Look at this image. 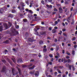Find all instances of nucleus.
Returning a JSON list of instances; mask_svg holds the SVG:
<instances>
[{
  "mask_svg": "<svg viewBox=\"0 0 77 77\" xmlns=\"http://www.w3.org/2000/svg\"><path fill=\"white\" fill-rule=\"evenodd\" d=\"M14 26H12V28H11L10 30L11 32H12L13 33V36H15V35H16V34H17L18 35L19 33H18V31H15L16 29H15L14 28Z\"/></svg>",
  "mask_w": 77,
  "mask_h": 77,
  "instance_id": "1",
  "label": "nucleus"
},
{
  "mask_svg": "<svg viewBox=\"0 0 77 77\" xmlns=\"http://www.w3.org/2000/svg\"><path fill=\"white\" fill-rule=\"evenodd\" d=\"M12 25V23L9 22H8V26L6 23H5L4 24V26L6 29H8L9 27H11Z\"/></svg>",
  "mask_w": 77,
  "mask_h": 77,
  "instance_id": "2",
  "label": "nucleus"
},
{
  "mask_svg": "<svg viewBox=\"0 0 77 77\" xmlns=\"http://www.w3.org/2000/svg\"><path fill=\"white\" fill-rule=\"evenodd\" d=\"M28 17L29 18V20H32L33 18V15L30 14H29L28 15Z\"/></svg>",
  "mask_w": 77,
  "mask_h": 77,
  "instance_id": "3",
  "label": "nucleus"
},
{
  "mask_svg": "<svg viewBox=\"0 0 77 77\" xmlns=\"http://www.w3.org/2000/svg\"><path fill=\"white\" fill-rule=\"evenodd\" d=\"M17 62L19 63H23V61H22V59L21 58H19V59H17Z\"/></svg>",
  "mask_w": 77,
  "mask_h": 77,
  "instance_id": "4",
  "label": "nucleus"
},
{
  "mask_svg": "<svg viewBox=\"0 0 77 77\" xmlns=\"http://www.w3.org/2000/svg\"><path fill=\"white\" fill-rule=\"evenodd\" d=\"M6 67L4 66L2 68L1 72H6Z\"/></svg>",
  "mask_w": 77,
  "mask_h": 77,
  "instance_id": "5",
  "label": "nucleus"
},
{
  "mask_svg": "<svg viewBox=\"0 0 77 77\" xmlns=\"http://www.w3.org/2000/svg\"><path fill=\"white\" fill-rule=\"evenodd\" d=\"M5 9V7L2 8L0 9V13L1 14H3V12H4V10Z\"/></svg>",
  "mask_w": 77,
  "mask_h": 77,
  "instance_id": "6",
  "label": "nucleus"
},
{
  "mask_svg": "<svg viewBox=\"0 0 77 77\" xmlns=\"http://www.w3.org/2000/svg\"><path fill=\"white\" fill-rule=\"evenodd\" d=\"M36 41L35 40H34L33 38H28V41L29 42H33V41Z\"/></svg>",
  "mask_w": 77,
  "mask_h": 77,
  "instance_id": "7",
  "label": "nucleus"
},
{
  "mask_svg": "<svg viewBox=\"0 0 77 77\" xmlns=\"http://www.w3.org/2000/svg\"><path fill=\"white\" fill-rule=\"evenodd\" d=\"M59 12H60V14H62L63 13V9L61 7H60L58 8Z\"/></svg>",
  "mask_w": 77,
  "mask_h": 77,
  "instance_id": "8",
  "label": "nucleus"
},
{
  "mask_svg": "<svg viewBox=\"0 0 77 77\" xmlns=\"http://www.w3.org/2000/svg\"><path fill=\"white\" fill-rule=\"evenodd\" d=\"M16 68L17 69H18V71L19 72V74H20V75H21V69H20V68H19L18 67H16Z\"/></svg>",
  "mask_w": 77,
  "mask_h": 77,
  "instance_id": "9",
  "label": "nucleus"
},
{
  "mask_svg": "<svg viewBox=\"0 0 77 77\" xmlns=\"http://www.w3.org/2000/svg\"><path fill=\"white\" fill-rule=\"evenodd\" d=\"M2 25V24L1 23H0V26H1ZM3 25H1V26H0V31L1 32H2L3 30Z\"/></svg>",
  "mask_w": 77,
  "mask_h": 77,
  "instance_id": "10",
  "label": "nucleus"
},
{
  "mask_svg": "<svg viewBox=\"0 0 77 77\" xmlns=\"http://www.w3.org/2000/svg\"><path fill=\"white\" fill-rule=\"evenodd\" d=\"M12 72L13 73V74H15V72L16 71V70H15V68H12Z\"/></svg>",
  "mask_w": 77,
  "mask_h": 77,
  "instance_id": "11",
  "label": "nucleus"
},
{
  "mask_svg": "<svg viewBox=\"0 0 77 77\" xmlns=\"http://www.w3.org/2000/svg\"><path fill=\"white\" fill-rule=\"evenodd\" d=\"M36 66L35 65H33L32 66L30 67L29 68V69H33L35 68V67Z\"/></svg>",
  "mask_w": 77,
  "mask_h": 77,
  "instance_id": "12",
  "label": "nucleus"
},
{
  "mask_svg": "<svg viewBox=\"0 0 77 77\" xmlns=\"http://www.w3.org/2000/svg\"><path fill=\"white\" fill-rule=\"evenodd\" d=\"M20 5H21V6L22 7H24V6H26V5H24V3H23V2H20Z\"/></svg>",
  "mask_w": 77,
  "mask_h": 77,
  "instance_id": "13",
  "label": "nucleus"
},
{
  "mask_svg": "<svg viewBox=\"0 0 77 77\" xmlns=\"http://www.w3.org/2000/svg\"><path fill=\"white\" fill-rule=\"evenodd\" d=\"M46 6L47 7V8H52V5H46Z\"/></svg>",
  "mask_w": 77,
  "mask_h": 77,
  "instance_id": "14",
  "label": "nucleus"
},
{
  "mask_svg": "<svg viewBox=\"0 0 77 77\" xmlns=\"http://www.w3.org/2000/svg\"><path fill=\"white\" fill-rule=\"evenodd\" d=\"M11 59L14 63H16V60H15V58H12Z\"/></svg>",
  "mask_w": 77,
  "mask_h": 77,
  "instance_id": "15",
  "label": "nucleus"
},
{
  "mask_svg": "<svg viewBox=\"0 0 77 77\" xmlns=\"http://www.w3.org/2000/svg\"><path fill=\"white\" fill-rule=\"evenodd\" d=\"M72 69L73 71H74L75 70V67H74V66H73V65H72Z\"/></svg>",
  "mask_w": 77,
  "mask_h": 77,
  "instance_id": "16",
  "label": "nucleus"
},
{
  "mask_svg": "<svg viewBox=\"0 0 77 77\" xmlns=\"http://www.w3.org/2000/svg\"><path fill=\"white\" fill-rule=\"evenodd\" d=\"M57 31L55 29H53V30L52 31V33H56Z\"/></svg>",
  "mask_w": 77,
  "mask_h": 77,
  "instance_id": "17",
  "label": "nucleus"
},
{
  "mask_svg": "<svg viewBox=\"0 0 77 77\" xmlns=\"http://www.w3.org/2000/svg\"><path fill=\"white\" fill-rule=\"evenodd\" d=\"M40 35H45V32H40Z\"/></svg>",
  "mask_w": 77,
  "mask_h": 77,
  "instance_id": "18",
  "label": "nucleus"
},
{
  "mask_svg": "<svg viewBox=\"0 0 77 77\" xmlns=\"http://www.w3.org/2000/svg\"><path fill=\"white\" fill-rule=\"evenodd\" d=\"M33 65V64H32V63H29V65H28V67H30V66H32Z\"/></svg>",
  "mask_w": 77,
  "mask_h": 77,
  "instance_id": "19",
  "label": "nucleus"
},
{
  "mask_svg": "<svg viewBox=\"0 0 77 77\" xmlns=\"http://www.w3.org/2000/svg\"><path fill=\"white\" fill-rule=\"evenodd\" d=\"M34 72H35V71H31L29 72V73L30 74H34Z\"/></svg>",
  "mask_w": 77,
  "mask_h": 77,
  "instance_id": "20",
  "label": "nucleus"
},
{
  "mask_svg": "<svg viewBox=\"0 0 77 77\" xmlns=\"http://www.w3.org/2000/svg\"><path fill=\"white\" fill-rule=\"evenodd\" d=\"M40 27H41V30H45V27H41V26H40Z\"/></svg>",
  "mask_w": 77,
  "mask_h": 77,
  "instance_id": "21",
  "label": "nucleus"
},
{
  "mask_svg": "<svg viewBox=\"0 0 77 77\" xmlns=\"http://www.w3.org/2000/svg\"><path fill=\"white\" fill-rule=\"evenodd\" d=\"M43 51L44 52H46V51H47V48H44Z\"/></svg>",
  "mask_w": 77,
  "mask_h": 77,
  "instance_id": "22",
  "label": "nucleus"
},
{
  "mask_svg": "<svg viewBox=\"0 0 77 77\" xmlns=\"http://www.w3.org/2000/svg\"><path fill=\"white\" fill-rule=\"evenodd\" d=\"M9 17H11V18H13L14 16L13 15V14H10L9 15Z\"/></svg>",
  "mask_w": 77,
  "mask_h": 77,
  "instance_id": "23",
  "label": "nucleus"
},
{
  "mask_svg": "<svg viewBox=\"0 0 77 77\" xmlns=\"http://www.w3.org/2000/svg\"><path fill=\"white\" fill-rule=\"evenodd\" d=\"M23 7H22L21 8L20 10V11H24V8Z\"/></svg>",
  "mask_w": 77,
  "mask_h": 77,
  "instance_id": "24",
  "label": "nucleus"
},
{
  "mask_svg": "<svg viewBox=\"0 0 77 77\" xmlns=\"http://www.w3.org/2000/svg\"><path fill=\"white\" fill-rule=\"evenodd\" d=\"M25 36L26 37H29V33L28 32H26L25 34Z\"/></svg>",
  "mask_w": 77,
  "mask_h": 77,
  "instance_id": "25",
  "label": "nucleus"
},
{
  "mask_svg": "<svg viewBox=\"0 0 77 77\" xmlns=\"http://www.w3.org/2000/svg\"><path fill=\"white\" fill-rule=\"evenodd\" d=\"M18 71H16L15 72L14 74H13V75H18Z\"/></svg>",
  "mask_w": 77,
  "mask_h": 77,
  "instance_id": "26",
  "label": "nucleus"
},
{
  "mask_svg": "<svg viewBox=\"0 0 77 77\" xmlns=\"http://www.w3.org/2000/svg\"><path fill=\"white\" fill-rule=\"evenodd\" d=\"M57 71H58V72L59 73V74H61L62 72H61L60 70L59 69H57Z\"/></svg>",
  "mask_w": 77,
  "mask_h": 77,
  "instance_id": "27",
  "label": "nucleus"
},
{
  "mask_svg": "<svg viewBox=\"0 0 77 77\" xmlns=\"http://www.w3.org/2000/svg\"><path fill=\"white\" fill-rule=\"evenodd\" d=\"M8 40L5 41L3 43L4 44H7V43H8Z\"/></svg>",
  "mask_w": 77,
  "mask_h": 77,
  "instance_id": "28",
  "label": "nucleus"
},
{
  "mask_svg": "<svg viewBox=\"0 0 77 77\" xmlns=\"http://www.w3.org/2000/svg\"><path fill=\"white\" fill-rule=\"evenodd\" d=\"M71 67H72V65H69V70H71V69H72Z\"/></svg>",
  "mask_w": 77,
  "mask_h": 77,
  "instance_id": "29",
  "label": "nucleus"
},
{
  "mask_svg": "<svg viewBox=\"0 0 77 77\" xmlns=\"http://www.w3.org/2000/svg\"><path fill=\"white\" fill-rule=\"evenodd\" d=\"M35 76H38V72H36L35 73Z\"/></svg>",
  "mask_w": 77,
  "mask_h": 77,
  "instance_id": "30",
  "label": "nucleus"
},
{
  "mask_svg": "<svg viewBox=\"0 0 77 77\" xmlns=\"http://www.w3.org/2000/svg\"><path fill=\"white\" fill-rule=\"evenodd\" d=\"M23 21H24V23H26L27 21V20L26 19H23Z\"/></svg>",
  "mask_w": 77,
  "mask_h": 77,
  "instance_id": "31",
  "label": "nucleus"
},
{
  "mask_svg": "<svg viewBox=\"0 0 77 77\" xmlns=\"http://www.w3.org/2000/svg\"><path fill=\"white\" fill-rule=\"evenodd\" d=\"M66 67H68L69 66V64H68V63H66L65 66Z\"/></svg>",
  "mask_w": 77,
  "mask_h": 77,
  "instance_id": "32",
  "label": "nucleus"
},
{
  "mask_svg": "<svg viewBox=\"0 0 77 77\" xmlns=\"http://www.w3.org/2000/svg\"><path fill=\"white\" fill-rule=\"evenodd\" d=\"M67 62L68 63H70V62H71V60L69 59H68L67 60Z\"/></svg>",
  "mask_w": 77,
  "mask_h": 77,
  "instance_id": "33",
  "label": "nucleus"
},
{
  "mask_svg": "<svg viewBox=\"0 0 77 77\" xmlns=\"http://www.w3.org/2000/svg\"><path fill=\"white\" fill-rule=\"evenodd\" d=\"M22 67L23 68H26V67H27V66H26V65H22Z\"/></svg>",
  "mask_w": 77,
  "mask_h": 77,
  "instance_id": "34",
  "label": "nucleus"
},
{
  "mask_svg": "<svg viewBox=\"0 0 77 77\" xmlns=\"http://www.w3.org/2000/svg\"><path fill=\"white\" fill-rule=\"evenodd\" d=\"M2 62H3V63H5V64H6V60H2Z\"/></svg>",
  "mask_w": 77,
  "mask_h": 77,
  "instance_id": "35",
  "label": "nucleus"
},
{
  "mask_svg": "<svg viewBox=\"0 0 77 77\" xmlns=\"http://www.w3.org/2000/svg\"><path fill=\"white\" fill-rule=\"evenodd\" d=\"M41 2L42 4H43V5H45V3H44V0H42Z\"/></svg>",
  "mask_w": 77,
  "mask_h": 77,
  "instance_id": "36",
  "label": "nucleus"
},
{
  "mask_svg": "<svg viewBox=\"0 0 77 77\" xmlns=\"http://www.w3.org/2000/svg\"><path fill=\"white\" fill-rule=\"evenodd\" d=\"M72 54H73V55H74V54H75V51H72Z\"/></svg>",
  "mask_w": 77,
  "mask_h": 77,
  "instance_id": "37",
  "label": "nucleus"
},
{
  "mask_svg": "<svg viewBox=\"0 0 77 77\" xmlns=\"http://www.w3.org/2000/svg\"><path fill=\"white\" fill-rule=\"evenodd\" d=\"M12 13H15V10L14 9L12 10L11 11Z\"/></svg>",
  "mask_w": 77,
  "mask_h": 77,
  "instance_id": "38",
  "label": "nucleus"
},
{
  "mask_svg": "<svg viewBox=\"0 0 77 77\" xmlns=\"http://www.w3.org/2000/svg\"><path fill=\"white\" fill-rule=\"evenodd\" d=\"M28 12H30L31 14H33V12L31 10H29Z\"/></svg>",
  "mask_w": 77,
  "mask_h": 77,
  "instance_id": "39",
  "label": "nucleus"
},
{
  "mask_svg": "<svg viewBox=\"0 0 77 77\" xmlns=\"http://www.w3.org/2000/svg\"><path fill=\"white\" fill-rule=\"evenodd\" d=\"M66 54H67L68 56H69V55H70V53L68 52V51H67L66 52Z\"/></svg>",
  "mask_w": 77,
  "mask_h": 77,
  "instance_id": "40",
  "label": "nucleus"
},
{
  "mask_svg": "<svg viewBox=\"0 0 77 77\" xmlns=\"http://www.w3.org/2000/svg\"><path fill=\"white\" fill-rule=\"evenodd\" d=\"M34 31H35V32H37L38 31L37 30L36 28H34Z\"/></svg>",
  "mask_w": 77,
  "mask_h": 77,
  "instance_id": "41",
  "label": "nucleus"
},
{
  "mask_svg": "<svg viewBox=\"0 0 77 77\" xmlns=\"http://www.w3.org/2000/svg\"><path fill=\"white\" fill-rule=\"evenodd\" d=\"M56 5L57 6V7H60V4H56Z\"/></svg>",
  "mask_w": 77,
  "mask_h": 77,
  "instance_id": "42",
  "label": "nucleus"
},
{
  "mask_svg": "<svg viewBox=\"0 0 77 77\" xmlns=\"http://www.w3.org/2000/svg\"><path fill=\"white\" fill-rule=\"evenodd\" d=\"M39 43L40 44H42L43 43V42L40 41L39 42Z\"/></svg>",
  "mask_w": 77,
  "mask_h": 77,
  "instance_id": "43",
  "label": "nucleus"
},
{
  "mask_svg": "<svg viewBox=\"0 0 77 77\" xmlns=\"http://www.w3.org/2000/svg\"><path fill=\"white\" fill-rule=\"evenodd\" d=\"M15 27L16 29H18V28H19V26L18 25H16L15 26Z\"/></svg>",
  "mask_w": 77,
  "mask_h": 77,
  "instance_id": "44",
  "label": "nucleus"
},
{
  "mask_svg": "<svg viewBox=\"0 0 77 77\" xmlns=\"http://www.w3.org/2000/svg\"><path fill=\"white\" fill-rule=\"evenodd\" d=\"M49 56L50 57H53V55L52 54H50L49 55Z\"/></svg>",
  "mask_w": 77,
  "mask_h": 77,
  "instance_id": "45",
  "label": "nucleus"
},
{
  "mask_svg": "<svg viewBox=\"0 0 77 77\" xmlns=\"http://www.w3.org/2000/svg\"><path fill=\"white\" fill-rule=\"evenodd\" d=\"M35 35H38L39 33L38 32H35Z\"/></svg>",
  "mask_w": 77,
  "mask_h": 77,
  "instance_id": "46",
  "label": "nucleus"
},
{
  "mask_svg": "<svg viewBox=\"0 0 77 77\" xmlns=\"http://www.w3.org/2000/svg\"><path fill=\"white\" fill-rule=\"evenodd\" d=\"M62 36H59V39H62Z\"/></svg>",
  "mask_w": 77,
  "mask_h": 77,
  "instance_id": "47",
  "label": "nucleus"
},
{
  "mask_svg": "<svg viewBox=\"0 0 77 77\" xmlns=\"http://www.w3.org/2000/svg\"><path fill=\"white\" fill-rule=\"evenodd\" d=\"M35 61V60L33 59H31L30 60V62H34Z\"/></svg>",
  "mask_w": 77,
  "mask_h": 77,
  "instance_id": "48",
  "label": "nucleus"
},
{
  "mask_svg": "<svg viewBox=\"0 0 77 77\" xmlns=\"http://www.w3.org/2000/svg\"><path fill=\"white\" fill-rule=\"evenodd\" d=\"M54 11H58V10H57V9H56V8H54Z\"/></svg>",
  "mask_w": 77,
  "mask_h": 77,
  "instance_id": "49",
  "label": "nucleus"
},
{
  "mask_svg": "<svg viewBox=\"0 0 77 77\" xmlns=\"http://www.w3.org/2000/svg\"><path fill=\"white\" fill-rule=\"evenodd\" d=\"M23 73L25 75H26V74H27V72H26V71H24Z\"/></svg>",
  "mask_w": 77,
  "mask_h": 77,
  "instance_id": "50",
  "label": "nucleus"
},
{
  "mask_svg": "<svg viewBox=\"0 0 77 77\" xmlns=\"http://www.w3.org/2000/svg\"><path fill=\"white\" fill-rule=\"evenodd\" d=\"M25 3L26 4H27L28 5H29V1H26V2H25Z\"/></svg>",
  "mask_w": 77,
  "mask_h": 77,
  "instance_id": "51",
  "label": "nucleus"
},
{
  "mask_svg": "<svg viewBox=\"0 0 77 77\" xmlns=\"http://www.w3.org/2000/svg\"><path fill=\"white\" fill-rule=\"evenodd\" d=\"M48 1L50 3H51L53 1V0H48Z\"/></svg>",
  "mask_w": 77,
  "mask_h": 77,
  "instance_id": "52",
  "label": "nucleus"
},
{
  "mask_svg": "<svg viewBox=\"0 0 77 77\" xmlns=\"http://www.w3.org/2000/svg\"><path fill=\"white\" fill-rule=\"evenodd\" d=\"M63 36H66V37L67 36V35H66V34H65V33H63Z\"/></svg>",
  "mask_w": 77,
  "mask_h": 77,
  "instance_id": "53",
  "label": "nucleus"
},
{
  "mask_svg": "<svg viewBox=\"0 0 77 77\" xmlns=\"http://www.w3.org/2000/svg\"><path fill=\"white\" fill-rule=\"evenodd\" d=\"M76 38L75 37H74L73 38H72V41H75V40L76 39Z\"/></svg>",
  "mask_w": 77,
  "mask_h": 77,
  "instance_id": "54",
  "label": "nucleus"
},
{
  "mask_svg": "<svg viewBox=\"0 0 77 77\" xmlns=\"http://www.w3.org/2000/svg\"><path fill=\"white\" fill-rule=\"evenodd\" d=\"M38 56L39 57H41V54L40 53H39Z\"/></svg>",
  "mask_w": 77,
  "mask_h": 77,
  "instance_id": "55",
  "label": "nucleus"
},
{
  "mask_svg": "<svg viewBox=\"0 0 77 77\" xmlns=\"http://www.w3.org/2000/svg\"><path fill=\"white\" fill-rule=\"evenodd\" d=\"M25 11H26V12H29V9H28V8H26L25 9Z\"/></svg>",
  "mask_w": 77,
  "mask_h": 77,
  "instance_id": "56",
  "label": "nucleus"
},
{
  "mask_svg": "<svg viewBox=\"0 0 77 77\" xmlns=\"http://www.w3.org/2000/svg\"><path fill=\"white\" fill-rule=\"evenodd\" d=\"M18 9H19L20 11L21 10V7L20 6H18Z\"/></svg>",
  "mask_w": 77,
  "mask_h": 77,
  "instance_id": "57",
  "label": "nucleus"
},
{
  "mask_svg": "<svg viewBox=\"0 0 77 77\" xmlns=\"http://www.w3.org/2000/svg\"><path fill=\"white\" fill-rule=\"evenodd\" d=\"M58 62H61V59H58Z\"/></svg>",
  "mask_w": 77,
  "mask_h": 77,
  "instance_id": "58",
  "label": "nucleus"
},
{
  "mask_svg": "<svg viewBox=\"0 0 77 77\" xmlns=\"http://www.w3.org/2000/svg\"><path fill=\"white\" fill-rule=\"evenodd\" d=\"M74 48H77V45H75L74 46Z\"/></svg>",
  "mask_w": 77,
  "mask_h": 77,
  "instance_id": "59",
  "label": "nucleus"
},
{
  "mask_svg": "<svg viewBox=\"0 0 77 77\" xmlns=\"http://www.w3.org/2000/svg\"><path fill=\"white\" fill-rule=\"evenodd\" d=\"M54 29H58V27L57 26H55L54 27Z\"/></svg>",
  "mask_w": 77,
  "mask_h": 77,
  "instance_id": "60",
  "label": "nucleus"
},
{
  "mask_svg": "<svg viewBox=\"0 0 77 77\" xmlns=\"http://www.w3.org/2000/svg\"><path fill=\"white\" fill-rule=\"evenodd\" d=\"M53 60H54V59L52 58H51V61L52 62H53Z\"/></svg>",
  "mask_w": 77,
  "mask_h": 77,
  "instance_id": "61",
  "label": "nucleus"
},
{
  "mask_svg": "<svg viewBox=\"0 0 77 77\" xmlns=\"http://www.w3.org/2000/svg\"><path fill=\"white\" fill-rule=\"evenodd\" d=\"M49 29L50 30H51L52 29V28H51V27H50L49 28Z\"/></svg>",
  "mask_w": 77,
  "mask_h": 77,
  "instance_id": "62",
  "label": "nucleus"
},
{
  "mask_svg": "<svg viewBox=\"0 0 77 77\" xmlns=\"http://www.w3.org/2000/svg\"><path fill=\"white\" fill-rule=\"evenodd\" d=\"M55 75H57V72H55Z\"/></svg>",
  "mask_w": 77,
  "mask_h": 77,
  "instance_id": "63",
  "label": "nucleus"
},
{
  "mask_svg": "<svg viewBox=\"0 0 77 77\" xmlns=\"http://www.w3.org/2000/svg\"><path fill=\"white\" fill-rule=\"evenodd\" d=\"M66 77V75H64V74L63 75V77Z\"/></svg>",
  "mask_w": 77,
  "mask_h": 77,
  "instance_id": "64",
  "label": "nucleus"
}]
</instances>
